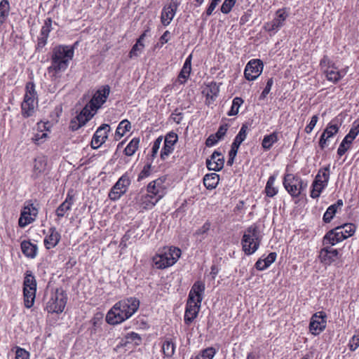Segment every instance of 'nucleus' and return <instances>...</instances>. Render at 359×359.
Instances as JSON below:
<instances>
[{
  "label": "nucleus",
  "mask_w": 359,
  "mask_h": 359,
  "mask_svg": "<svg viewBox=\"0 0 359 359\" xmlns=\"http://www.w3.org/2000/svg\"><path fill=\"white\" fill-rule=\"evenodd\" d=\"M140 301L129 297L116 303L108 311L106 320L110 325H117L130 318L139 309Z\"/></svg>",
  "instance_id": "nucleus-1"
},
{
  "label": "nucleus",
  "mask_w": 359,
  "mask_h": 359,
  "mask_svg": "<svg viewBox=\"0 0 359 359\" xmlns=\"http://www.w3.org/2000/svg\"><path fill=\"white\" fill-rule=\"evenodd\" d=\"M74 54V48L69 46L60 45L53 49L51 65L48 67V72L52 74V79H57L59 73L67 69Z\"/></svg>",
  "instance_id": "nucleus-2"
},
{
  "label": "nucleus",
  "mask_w": 359,
  "mask_h": 359,
  "mask_svg": "<svg viewBox=\"0 0 359 359\" xmlns=\"http://www.w3.org/2000/svg\"><path fill=\"white\" fill-rule=\"evenodd\" d=\"M262 236L256 224L248 227L243 233L241 245L245 254L250 255L255 252L259 247Z\"/></svg>",
  "instance_id": "nucleus-3"
},
{
  "label": "nucleus",
  "mask_w": 359,
  "mask_h": 359,
  "mask_svg": "<svg viewBox=\"0 0 359 359\" xmlns=\"http://www.w3.org/2000/svg\"><path fill=\"white\" fill-rule=\"evenodd\" d=\"M181 250L178 248L170 247L164 252L156 254L152 259L156 269H163L172 266L180 257Z\"/></svg>",
  "instance_id": "nucleus-4"
},
{
  "label": "nucleus",
  "mask_w": 359,
  "mask_h": 359,
  "mask_svg": "<svg viewBox=\"0 0 359 359\" xmlns=\"http://www.w3.org/2000/svg\"><path fill=\"white\" fill-rule=\"evenodd\" d=\"M25 88V95L21 104L22 114L24 117H29L33 115L37 104V94L33 82L27 83Z\"/></svg>",
  "instance_id": "nucleus-5"
},
{
  "label": "nucleus",
  "mask_w": 359,
  "mask_h": 359,
  "mask_svg": "<svg viewBox=\"0 0 359 359\" xmlns=\"http://www.w3.org/2000/svg\"><path fill=\"white\" fill-rule=\"evenodd\" d=\"M285 189L292 197H298L307 187V184L298 176L286 174L283 179Z\"/></svg>",
  "instance_id": "nucleus-6"
},
{
  "label": "nucleus",
  "mask_w": 359,
  "mask_h": 359,
  "mask_svg": "<svg viewBox=\"0 0 359 359\" xmlns=\"http://www.w3.org/2000/svg\"><path fill=\"white\" fill-rule=\"evenodd\" d=\"M67 304V296L62 290L57 289L50 294L46 309L48 313H62Z\"/></svg>",
  "instance_id": "nucleus-7"
},
{
  "label": "nucleus",
  "mask_w": 359,
  "mask_h": 359,
  "mask_svg": "<svg viewBox=\"0 0 359 359\" xmlns=\"http://www.w3.org/2000/svg\"><path fill=\"white\" fill-rule=\"evenodd\" d=\"M130 184V179L128 174H123L115 183L109 193V197L112 201L119 199L125 194Z\"/></svg>",
  "instance_id": "nucleus-8"
},
{
  "label": "nucleus",
  "mask_w": 359,
  "mask_h": 359,
  "mask_svg": "<svg viewBox=\"0 0 359 359\" xmlns=\"http://www.w3.org/2000/svg\"><path fill=\"white\" fill-rule=\"evenodd\" d=\"M180 5V0H168V3L162 8L161 15V22L163 26L166 27L170 24Z\"/></svg>",
  "instance_id": "nucleus-9"
},
{
  "label": "nucleus",
  "mask_w": 359,
  "mask_h": 359,
  "mask_svg": "<svg viewBox=\"0 0 359 359\" xmlns=\"http://www.w3.org/2000/svg\"><path fill=\"white\" fill-rule=\"evenodd\" d=\"M327 315L324 311L315 313L311 318L309 331L313 335H318L326 327Z\"/></svg>",
  "instance_id": "nucleus-10"
},
{
  "label": "nucleus",
  "mask_w": 359,
  "mask_h": 359,
  "mask_svg": "<svg viewBox=\"0 0 359 359\" xmlns=\"http://www.w3.org/2000/svg\"><path fill=\"white\" fill-rule=\"evenodd\" d=\"M263 62L259 59L250 60L245 68L244 76L248 81L255 80L262 72Z\"/></svg>",
  "instance_id": "nucleus-11"
},
{
  "label": "nucleus",
  "mask_w": 359,
  "mask_h": 359,
  "mask_svg": "<svg viewBox=\"0 0 359 359\" xmlns=\"http://www.w3.org/2000/svg\"><path fill=\"white\" fill-rule=\"evenodd\" d=\"M135 200L137 205L139 207V209L142 210L152 209L159 201L158 198L147 191H141L135 197Z\"/></svg>",
  "instance_id": "nucleus-12"
},
{
  "label": "nucleus",
  "mask_w": 359,
  "mask_h": 359,
  "mask_svg": "<svg viewBox=\"0 0 359 359\" xmlns=\"http://www.w3.org/2000/svg\"><path fill=\"white\" fill-rule=\"evenodd\" d=\"M165 180V178L160 177L151 181L147 187V191L160 201L166 194V188L164 185Z\"/></svg>",
  "instance_id": "nucleus-13"
},
{
  "label": "nucleus",
  "mask_w": 359,
  "mask_h": 359,
  "mask_svg": "<svg viewBox=\"0 0 359 359\" xmlns=\"http://www.w3.org/2000/svg\"><path fill=\"white\" fill-rule=\"evenodd\" d=\"M288 15L285 9H278L276 18L271 22L265 23L264 28L267 32L277 31L284 25Z\"/></svg>",
  "instance_id": "nucleus-14"
},
{
  "label": "nucleus",
  "mask_w": 359,
  "mask_h": 359,
  "mask_svg": "<svg viewBox=\"0 0 359 359\" xmlns=\"http://www.w3.org/2000/svg\"><path fill=\"white\" fill-rule=\"evenodd\" d=\"M345 239L346 236H344L341 229L337 226L326 233L323 238V245L332 246Z\"/></svg>",
  "instance_id": "nucleus-15"
},
{
  "label": "nucleus",
  "mask_w": 359,
  "mask_h": 359,
  "mask_svg": "<svg viewBox=\"0 0 359 359\" xmlns=\"http://www.w3.org/2000/svg\"><path fill=\"white\" fill-rule=\"evenodd\" d=\"M339 251L337 249H332L329 245H324V248L319 252L318 258L322 264L330 265L339 258Z\"/></svg>",
  "instance_id": "nucleus-16"
},
{
  "label": "nucleus",
  "mask_w": 359,
  "mask_h": 359,
  "mask_svg": "<svg viewBox=\"0 0 359 359\" xmlns=\"http://www.w3.org/2000/svg\"><path fill=\"white\" fill-rule=\"evenodd\" d=\"M110 130V126L108 124H102L95 131L92 141L91 147L93 149H98L107 139V133Z\"/></svg>",
  "instance_id": "nucleus-17"
},
{
  "label": "nucleus",
  "mask_w": 359,
  "mask_h": 359,
  "mask_svg": "<svg viewBox=\"0 0 359 359\" xmlns=\"http://www.w3.org/2000/svg\"><path fill=\"white\" fill-rule=\"evenodd\" d=\"M110 93L109 86H104L102 89L97 90L93 97L89 102V106H93L95 109H98L107 100Z\"/></svg>",
  "instance_id": "nucleus-18"
},
{
  "label": "nucleus",
  "mask_w": 359,
  "mask_h": 359,
  "mask_svg": "<svg viewBox=\"0 0 359 359\" xmlns=\"http://www.w3.org/2000/svg\"><path fill=\"white\" fill-rule=\"evenodd\" d=\"M224 164V157L217 151H215L210 158L206 160V166L210 170L219 171L223 168Z\"/></svg>",
  "instance_id": "nucleus-19"
},
{
  "label": "nucleus",
  "mask_w": 359,
  "mask_h": 359,
  "mask_svg": "<svg viewBox=\"0 0 359 359\" xmlns=\"http://www.w3.org/2000/svg\"><path fill=\"white\" fill-rule=\"evenodd\" d=\"M201 308V304L197 302L187 299L186 311L184 313V323L189 325L197 317Z\"/></svg>",
  "instance_id": "nucleus-20"
},
{
  "label": "nucleus",
  "mask_w": 359,
  "mask_h": 359,
  "mask_svg": "<svg viewBox=\"0 0 359 359\" xmlns=\"http://www.w3.org/2000/svg\"><path fill=\"white\" fill-rule=\"evenodd\" d=\"M178 140L177 135L173 132L169 133L165 138L164 146L161 151V157L165 159L174 149V145Z\"/></svg>",
  "instance_id": "nucleus-21"
},
{
  "label": "nucleus",
  "mask_w": 359,
  "mask_h": 359,
  "mask_svg": "<svg viewBox=\"0 0 359 359\" xmlns=\"http://www.w3.org/2000/svg\"><path fill=\"white\" fill-rule=\"evenodd\" d=\"M205 283L201 280L194 283L189 292L188 299L197 302L199 304L203 300V294L205 291Z\"/></svg>",
  "instance_id": "nucleus-22"
},
{
  "label": "nucleus",
  "mask_w": 359,
  "mask_h": 359,
  "mask_svg": "<svg viewBox=\"0 0 359 359\" xmlns=\"http://www.w3.org/2000/svg\"><path fill=\"white\" fill-rule=\"evenodd\" d=\"M338 131L339 126L337 124H334L332 122L328 123L326 128L322 133L319 140V146L321 149H323L325 147L327 142L329 140V139L336 135Z\"/></svg>",
  "instance_id": "nucleus-23"
},
{
  "label": "nucleus",
  "mask_w": 359,
  "mask_h": 359,
  "mask_svg": "<svg viewBox=\"0 0 359 359\" xmlns=\"http://www.w3.org/2000/svg\"><path fill=\"white\" fill-rule=\"evenodd\" d=\"M49 234L44 239V245L47 249L55 247L60 240V234L57 231L55 227L49 229Z\"/></svg>",
  "instance_id": "nucleus-24"
},
{
  "label": "nucleus",
  "mask_w": 359,
  "mask_h": 359,
  "mask_svg": "<svg viewBox=\"0 0 359 359\" xmlns=\"http://www.w3.org/2000/svg\"><path fill=\"white\" fill-rule=\"evenodd\" d=\"M73 203V196H71L69 194H68L65 201H63L55 210L57 217L59 219L65 217V214L71 210Z\"/></svg>",
  "instance_id": "nucleus-25"
},
{
  "label": "nucleus",
  "mask_w": 359,
  "mask_h": 359,
  "mask_svg": "<svg viewBox=\"0 0 359 359\" xmlns=\"http://www.w3.org/2000/svg\"><path fill=\"white\" fill-rule=\"evenodd\" d=\"M191 57L192 55H190L186 59L184 65L178 75L177 81L180 84L184 83L189 77L191 71Z\"/></svg>",
  "instance_id": "nucleus-26"
},
{
  "label": "nucleus",
  "mask_w": 359,
  "mask_h": 359,
  "mask_svg": "<svg viewBox=\"0 0 359 359\" xmlns=\"http://www.w3.org/2000/svg\"><path fill=\"white\" fill-rule=\"evenodd\" d=\"M327 184L323 182V180H320V175H316L315 180L312 184V190L311 191V197L317 198L320 196L322 191L327 187Z\"/></svg>",
  "instance_id": "nucleus-27"
},
{
  "label": "nucleus",
  "mask_w": 359,
  "mask_h": 359,
  "mask_svg": "<svg viewBox=\"0 0 359 359\" xmlns=\"http://www.w3.org/2000/svg\"><path fill=\"white\" fill-rule=\"evenodd\" d=\"M21 250L26 257L34 258L37 252V246L30 241H24L21 243Z\"/></svg>",
  "instance_id": "nucleus-28"
},
{
  "label": "nucleus",
  "mask_w": 359,
  "mask_h": 359,
  "mask_svg": "<svg viewBox=\"0 0 359 359\" xmlns=\"http://www.w3.org/2000/svg\"><path fill=\"white\" fill-rule=\"evenodd\" d=\"M343 201L341 199H339L336 203L329 206L323 215V221L325 223L330 222V221L335 215L337 209L341 208L343 206Z\"/></svg>",
  "instance_id": "nucleus-29"
},
{
  "label": "nucleus",
  "mask_w": 359,
  "mask_h": 359,
  "mask_svg": "<svg viewBox=\"0 0 359 359\" xmlns=\"http://www.w3.org/2000/svg\"><path fill=\"white\" fill-rule=\"evenodd\" d=\"M219 176L217 173L212 172L206 174L203 177L204 186L208 189H215L219 183Z\"/></svg>",
  "instance_id": "nucleus-30"
},
{
  "label": "nucleus",
  "mask_w": 359,
  "mask_h": 359,
  "mask_svg": "<svg viewBox=\"0 0 359 359\" xmlns=\"http://www.w3.org/2000/svg\"><path fill=\"white\" fill-rule=\"evenodd\" d=\"M34 221V217L30 215L29 209L24 207L21 212L20 217L18 220V224L20 227H25Z\"/></svg>",
  "instance_id": "nucleus-31"
},
{
  "label": "nucleus",
  "mask_w": 359,
  "mask_h": 359,
  "mask_svg": "<svg viewBox=\"0 0 359 359\" xmlns=\"http://www.w3.org/2000/svg\"><path fill=\"white\" fill-rule=\"evenodd\" d=\"M175 344L170 338H165L162 344V351L165 356L172 357L175 353Z\"/></svg>",
  "instance_id": "nucleus-32"
},
{
  "label": "nucleus",
  "mask_w": 359,
  "mask_h": 359,
  "mask_svg": "<svg viewBox=\"0 0 359 359\" xmlns=\"http://www.w3.org/2000/svg\"><path fill=\"white\" fill-rule=\"evenodd\" d=\"M219 91V86L217 83L212 81L206 85L203 93L206 95L207 98L213 100L217 96Z\"/></svg>",
  "instance_id": "nucleus-33"
},
{
  "label": "nucleus",
  "mask_w": 359,
  "mask_h": 359,
  "mask_svg": "<svg viewBox=\"0 0 359 359\" xmlns=\"http://www.w3.org/2000/svg\"><path fill=\"white\" fill-rule=\"evenodd\" d=\"M324 73L325 74L327 79L333 83L338 82L344 75L341 74L334 66L330 69H325Z\"/></svg>",
  "instance_id": "nucleus-34"
},
{
  "label": "nucleus",
  "mask_w": 359,
  "mask_h": 359,
  "mask_svg": "<svg viewBox=\"0 0 359 359\" xmlns=\"http://www.w3.org/2000/svg\"><path fill=\"white\" fill-rule=\"evenodd\" d=\"M36 290L23 288L24 302L25 307L31 308L34 302Z\"/></svg>",
  "instance_id": "nucleus-35"
},
{
  "label": "nucleus",
  "mask_w": 359,
  "mask_h": 359,
  "mask_svg": "<svg viewBox=\"0 0 359 359\" xmlns=\"http://www.w3.org/2000/svg\"><path fill=\"white\" fill-rule=\"evenodd\" d=\"M278 140V133L273 132L270 135H265L262 142V146L265 150H269L273 144Z\"/></svg>",
  "instance_id": "nucleus-36"
},
{
  "label": "nucleus",
  "mask_w": 359,
  "mask_h": 359,
  "mask_svg": "<svg viewBox=\"0 0 359 359\" xmlns=\"http://www.w3.org/2000/svg\"><path fill=\"white\" fill-rule=\"evenodd\" d=\"M10 11V6L8 0H2L0 2V27L4 23Z\"/></svg>",
  "instance_id": "nucleus-37"
},
{
  "label": "nucleus",
  "mask_w": 359,
  "mask_h": 359,
  "mask_svg": "<svg viewBox=\"0 0 359 359\" xmlns=\"http://www.w3.org/2000/svg\"><path fill=\"white\" fill-rule=\"evenodd\" d=\"M23 288L36 290V281L32 271H27L23 283Z\"/></svg>",
  "instance_id": "nucleus-38"
},
{
  "label": "nucleus",
  "mask_w": 359,
  "mask_h": 359,
  "mask_svg": "<svg viewBox=\"0 0 359 359\" xmlns=\"http://www.w3.org/2000/svg\"><path fill=\"white\" fill-rule=\"evenodd\" d=\"M276 177L271 175L269 177L265 187V192L269 197H273L278 193V189L274 187Z\"/></svg>",
  "instance_id": "nucleus-39"
},
{
  "label": "nucleus",
  "mask_w": 359,
  "mask_h": 359,
  "mask_svg": "<svg viewBox=\"0 0 359 359\" xmlns=\"http://www.w3.org/2000/svg\"><path fill=\"white\" fill-rule=\"evenodd\" d=\"M131 128V124L127 119L123 120L118 124L116 130V135L119 137H123Z\"/></svg>",
  "instance_id": "nucleus-40"
},
{
  "label": "nucleus",
  "mask_w": 359,
  "mask_h": 359,
  "mask_svg": "<svg viewBox=\"0 0 359 359\" xmlns=\"http://www.w3.org/2000/svg\"><path fill=\"white\" fill-rule=\"evenodd\" d=\"M140 140L133 138L124 149V154L128 156H133L139 147Z\"/></svg>",
  "instance_id": "nucleus-41"
},
{
  "label": "nucleus",
  "mask_w": 359,
  "mask_h": 359,
  "mask_svg": "<svg viewBox=\"0 0 359 359\" xmlns=\"http://www.w3.org/2000/svg\"><path fill=\"white\" fill-rule=\"evenodd\" d=\"M248 129V127L247 124H243L238 134L236 136L233 142L232 143L234 144V147L236 146L240 147L241 143L245 140Z\"/></svg>",
  "instance_id": "nucleus-42"
},
{
  "label": "nucleus",
  "mask_w": 359,
  "mask_h": 359,
  "mask_svg": "<svg viewBox=\"0 0 359 359\" xmlns=\"http://www.w3.org/2000/svg\"><path fill=\"white\" fill-rule=\"evenodd\" d=\"M359 133V119L355 120L351 128L349 133L345 136L346 141L350 140L352 143L353 140L357 137Z\"/></svg>",
  "instance_id": "nucleus-43"
},
{
  "label": "nucleus",
  "mask_w": 359,
  "mask_h": 359,
  "mask_svg": "<svg viewBox=\"0 0 359 359\" xmlns=\"http://www.w3.org/2000/svg\"><path fill=\"white\" fill-rule=\"evenodd\" d=\"M337 227L341 229V231L343 232L344 236H346V238L352 236L355 231V226L351 223H346Z\"/></svg>",
  "instance_id": "nucleus-44"
},
{
  "label": "nucleus",
  "mask_w": 359,
  "mask_h": 359,
  "mask_svg": "<svg viewBox=\"0 0 359 359\" xmlns=\"http://www.w3.org/2000/svg\"><path fill=\"white\" fill-rule=\"evenodd\" d=\"M145 36L144 34H142L141 36L140 37V39L137 40V41L136 42V43L135 45H133V46L132 47L130 53H129V57L130 58L133 57H137L138 56V51H141L144 47V44L142 43V39L144 38V36Z\"/></svg>",
  "instance_id": "nucleus-45"
},
{
  "label": "nucleus",
  "mask_w": 359,
  "mask_h": 359,
  "mask_svg": "<svg viewBox=\"0 0 359 359\" xmlns=\"http://www.w3.org/2000/svg\"><path fill=\"white\" fill-rule=\"evenodd\" d=\"M215 353V349L212 347H209L202 351L195 358L191 359H212Z\"/></svg>",
  "instance_id": "nucleus-46"
},
{
  "label": "nucleus",
  "mask_w": 359,
  "mask_h": 359,
  "mask_svg": "<svg viewBox=\"0 0 359 359\" xmlns=\"http://www.w3.org/2000/svg\"><path fill=\"white\" fill-rule=\"evenodd\" d=\"M243 103L241 97H236L233 100L232 106L230 111L228 112L229 116H234L238 113V109L241 105Z\"/></svg>",
  "instance_id": "nucleus-47"
},
{
  "label": "nucleus",
  "mask_w": 359,
  "mask_h": 359,
  "mask_svg": "<svg viewBox=\"0 0 359 359\" xmlns=\"http://www.w3.org/2000/svg\"><path fill=\"white\" fill-rule=\"evenodd\" d=\"M359 347V330L355 331L348 343V348L351 351H355Z\"/></svg>",
  "instance_id": "nucleus-48"
},
{
  "label": "nucleus",
  "mask_w": 359,
  "mask_h": 359,
  "mask_svg": "<svg viewBox=\"0 0 359 359\" xmlns=\"http://www.w3.org/2000/svg\"><path fill=\"white\" fill-rule=\"evenodd\" d=\"M316 175H320V180L327 184L330 179V165L319 170Z\"/></svg>",
  "instance_id": "nucleus-49"
},
{
  "label": "nucleus",
  "mask_w": 359,
  "mask_h": 359,
  "mask_svg": "<svg viewBox=\"0 0 359 359\" xmlns=\"http://www.w3.org/2000/svg\"><path fill=\"white\" fill-rule=\"evenodd\" d=\"M351 144V142H350V140L346 141V138H344V140H342V142H341V144L338 148V150H337L338 155L339 156H343L350 148Z\"/></svg>",
  "instance_id": "nucleus-50"
},
{
  "label": "nucleus",
  "mask_w": 359,
  "mask_h": 359,
  "mask_svg": "<svg viewBox=\"0 0 359 359\" xmlns=\"http://www.w3.org/2000/svg\"><path fill=\"white\" fill-rule=\"evenodd\" d=\"M236 0H224L221 6V11L224 14L229 13L233 7Z\"/></svg>",
  "instance_id": "nucleus-51"
},
{
  "label": "nucleus",
  "mask_w": 359,
  "mask_h": 359,
  "mask_svg": "<svg viewBox=\"0 0 359 359\" xmlns=\"http://www.w3.org/2000/svg\"><path fill=\"white\" fill-rule=\"evenodd\" d=\"M126 339L128 343L133 342L135 345H139L141 342L140 336L135 332H130L126 335Z\"/></svg>",
  "instance_id": "nucleus-52"
},
{
  "label": "nucleus",
  "mask_w": 359,
  "mask_h": 359,
  "mask_svg": "<svg viewBox=\"0 0 359 359\" xmlns=\"http://www.w3.org/2000/svg\"><path fill=\"white\" fill-rule=\"evenodd\" d=\"M51 29V20L47 19L45 21L44 25L41 27L40 36L46 38L48 37L49 33Z\"/></svg>",
  "instance_id": "nucleus-53"
},
{
  "label": "nucleus",
  "mask_w": 359,
  "mask_h": 359,
  "mask_svg": "<svg viewBox=\"0 0 359 359\" xmlns=\"http://www.w3.org/2000/svg\"><path fill=\"white\" fill-rule=\"evenodd\" d=\"M151 164H146L139 174L137 181H141L144 178L149 177L151 174Z\"/></svg>",
  "instance_id": "nucleus-54"
},
{
  "label": "nucleus",
  "mask_w": 359,
  "mask_h": 359,
  "mask_svg": "<svg viewBox=\"0 0 359 359\" xmlns=\"http://www.w3.org/2000/svg\"><path fill=\"white\" fill-rule=\"evenodd\" d=\"M46 163L43 159H35L34 165V172H37L38 173L42 172L45 170Z\"/></svg>",
  "instance_id": "nucleus-55"
},
{
  "label": "nucleus",
  "mask_w": 359,
  "mask_h": 359,
  "mask_svg": "<svg viewBox=\"0 0 359 359\" xmlns=\"http://www.w3.org/2000/svg\"><path fill=\"white\" fill-rule=\"evenodd\" d=\"M15 359H29V353L24 348L18 347L15 351Z\"/></svg>",
  "instance_id": "nucleus-56"
},
{
  "label": "nucleus",
  "mask_w": 359,
  "mask_h": 359,
  "mask_svg": "<svg viewBox=\"0 0 359 359\" xmlns=\"http://www.w3.org/2000/svg\"><path fill=\"white\" fill-rule=\"evenodd\" d=\"M320 66L324 71L326 69L334 67V64L332 63V61L327 55H324L320 62Z\"/></svg>",
  "instance_id": "nucleus-57"
},
{
  "label": "nucleus",
  "mask_w": 359,
  "mask_h": 359,
  "mask_svg": "<svg viewBox=\"0 0 359 359\" xmlns=\"http://www.w3.org/2000/svg\"><path fill=\"white\" fill-rule=\"evenodd\" d=\"M318 120V116L317 115H314L311 117V119L309 123L305 128V132L307 134H309L313 130V128L316 126Z\"/></svg>",
  "instance_id": "nucleus-58"
},
{
  "label": "nucleus",
  "mask_w": 359,
  "mask_h": 359,
  "mask_svg": "<svg viewBox=\"0 0 359 359\" xmlns=\"http://www.w3.org/2000/svg\"><path fill=\"white\" fill-rule=\"evenodd\" d=\"M228 129V125L224 124L219 126L217 132L215 134H213L219 141L222 140L225 135Z\"/></svg>",
  "instance_id": "nucleus-59"
},
{
  "label": "nucleus",
  "mask_w": 359,
  "mask_h": 359,
  "mask_svg": "<svg viewBox=\"0 0 359 359\" xmlns=\"http://www.w3.org/2000/svg\"><path fill=\"white\" fill-rule=\"evenodd\" d=\"M273 83V79L272 78L269 79L266 82V85L261 94V96H260L261 99L265 98L266 97V95L269 93Z\"/></svg>",
  "instance_id": "nucleus-60"
},
{
  "label": "nucleus",
  "mask_w": 359,
  "mask_h": 359,
  "mask_svg": "<svg viewBox=\"0 0 359 359\" xmlns=\"http://www.w3.org/2000/svg\"><path fill=\"white\" fill-rule=\"evenodd\" d=\"M277 255L276 252H271L268 255V256L263 259L264 261V266L266 269L275 262L276 259Z\"/></svg>",
  "instance_id": "nucleus-61"
},
{
  "label": "nucleus",
  "mask_w": 359,
  "mask_h": 359,
  "mask_svg": "<svg viewBox=\"0 0 359 359\" xmlns=\"http://www.w3.org/2000/svg\"><path fill=\"white\" fill-rule=\"evenodd\" d=\"M87 108H83L81 111L76 116V119L79 120V122L84 126L86 122L89 121V119L85 116V113H86Z\"/></svg>",
  "instance_id": "nucleus-62"
},
{
  "label": "nucleus",
  "mask_w": 359,
  "mask_h": 359,
  "mask_svg": "<svg viewBox=\"0 0 359 359\" xmlns=\"http://www.w3.org/2000/svg\"><path fill=\"white\" fill-rule=\"evenodd\" d=\"M162 140H163L162 137H158L154 141V144L152 146V155L153 156H155L157 154V152L160 148Z\"/></svg>",
  "instance_id": "nucleus-63"
},
{
  "label": "nucleus",
  "mask_w": 359,
  "mask_h": 359,
  "mask_svg": "<svg viewBox=\"0 0 359 359\" xmlns=\"http://www.w3.org/2000/svg\"><path fill=\"white\" fill-rule=\"evenodd\" d=\"M210 228V222H205L200 229H198L196 231V234L197 235H203L206 233Z\"/></svg>",
  "instance_id": "nucleus-64"
}]
</instances>
